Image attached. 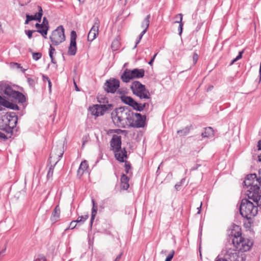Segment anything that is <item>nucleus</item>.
Instances as JSON below:
<instances>
[{
  "instance_id": "obj_34",
  "label": "nucleus",
  "mask_w": 261,
  "mask_h": 261,
  "mask_svg": "<svg viewBox=\"0 0 261 261\" xmlns=\"http://www.w3.org/2000/svg\"><path fill=\"white\" fill-rule=\"evenodd\" d=\"M88 215L79 216L77 218V219L75 221H76V223H83L88 218Z\"/></svg>"
},
{
  "instance_id": "obj_49",
  "label": "nucleus",
  "mask_w": 261,
  "mask_h": 261,
  "mask_svg": "<svg viewBox=\"0 0 261 261\" xmlns=\"http://www.w3.org/2000/svg\"><path fill=\"white\" fill-rule=\"evenodd\" d=\"M47 82H48V87H49V90L50 91L51 90V83L50 80H49V79H47Z\"/></svg>"
},
{
  "instance_id": "obj_23",
  "label": "nucleus",
  "mask_w": 261,
  "mask_h": 261,
  "mask_svg": "<svg viewBox=\"0 0 261 261\" xmlns=\"http://www.w3.org/2000/svg\"><path fill=\"white\" fill-rule=\"evenodd\" d=\"M121 137L120 136L116 135H113L112 139L111 141V146L112 147L113 151L118 150L121 149Z\"/></svg>"
},
{
  "instance_id": "obj_47",
  "label": "nucleus",
  "mask_w": 261,
  "mask_h": 261,
  "mask_svg": "<svg viewBox=\"0 0 261 261\" xmlns=\"http://www.w3.org/2000/svg\"><path fill=\"white\" fill-rule=\"evenodd\" d=\"M215 261H228L226 258L217 257Z\"/></svg>"
},
{
  "instance_id": "obj_26",
  "label": "nucleus",
  "mask_w": 261,
  "mask_h": 261,
  "mask_svg": "<svg viewBox=\"0 0 261 261\" xmlns=\"http://www.w3.org/2000/svg\"><path fill=\"white\" fill-rule=\"evenodd\" d=\"M60 215V208L59 206V205H57L56 207L55 208L51 216L50 217V220L53 222H56L57 221L59 218Z\"/></svg>"
},
{
  "instance_id": "obj_12",
  "label": "nucleus",
  "mask_w": 261,
  "mask_h": 261,
  "mask_svg": "<svg viewBox=\"0 0 261 261\" xmlns=\"http://www.w3.org/2000/svg\"><path fill=\"white\" fill-rule=\"evenodd\" d=\"M133 117L132 118V122H131L129 127L135 128L143 127L145 126L146 116L141 115L139 113H134Z\"/></svg>"
},
{
  "instance_id": "obj_52",
  "label": "nucleus",
  "mask_w": 261,
  "mask_h": 261,
  "mask_svg": "<svg viewBox=\"0 0 261 261\" xmlns=\"http://www.w3.org/2000/svg\"><path fill=\"white\" fill-rule=\"evenodd\" d=\"M74 86H75V90L77 91H80V89H79L76 84L75 83V82H74Z\"/></svg>"
},
{
  "instance_id": "obj_36",
  "label": "nucleus",
  "mask_w": 261,
  "mask_h": 261,
  "mask_svg": "<svg viewBox=\"0 0 261 261\" xmlns=\"http://www.w3.org/2000/svg\"><path fill=\"white\" fill-rule=\"evenodd\" d=\"M243 53V51H241L239 52V55L237 56V57L234 58L231 62V64H233L234 62L237 61L238 60H240L242 57V54Z\"/></svg>"
},
{
  "instance_id": "obj_33",
  "label": "nucleus",
  "mask_w": 261,
  "mask_h": 261,
  "mask_svg": "<svg viewBox=\"0 0 261 261\" xmlns=\"http://www.w3.org/2000/svg\"><path fill=\"white\" fill-rule=\"evenodd\" d=\"M17 94H18L13 97V98L18 100L19 102H20L21 103L24 102L25 100V98L24 96L21 93H20L18 91L17 92Z\"/></svg>"
},
{
  "instance_id": "obj_58",
  "label": "nucleus",
  "mask_w": 261,
  "mask_h": 261,
  "mask_svg": "<svg viewBox=\"0 0 261 261\" xmlns=\"http://www.w3.org/2000/svg\"><path fill=\"white\" fill-rule=\"evenodd\" d=\"M50 59H51V62L53 63H56V62L55 61V60H54V59L53 58V56H52V58H50Z\"/></svg>"
},
{
  "instance_id": "obj_43",
  "label": "nucleus",
  "mask_w": 261,
  "mask_h": 261,
  "mask_svg": "<svg viewBox=\"0 0 261 261\" xmlns=\"http://www.w3.org/2000/svg\"><path fill=\"white\" fill-rule=\"evenodd\" d=\"M156 55H157V53H156L155 55H153V56L152 57L150 61L148 62L149 65H150V66L152 65L153 62Z\"/></svg>"
},
{
  "instance_id": "obj_13",
  "label": "nucleus",
  "mask_w": 261,
  "mask_h": 261,
  "mask_svg": "<svg viewBox=\"0 0 261 261\" xmlns=\"http://www.w3.org/2000/svg\"><path fill=\"white\" fill-rule=\"evenodd\" d=\"M120 86L118 80L111 79L107 80L105 84L104 88L108 92L114 93Z\"/></svg>"
},
{
  "instance_id": "obj_35",
  "label": "nucleus",
  "mask_w": 261,
  "mask_h": 261,
  "mask_svg": "<svg viewBox=\"0 0 261 261\" xmlns=\"http://www.w3.org/2000/svg\"><path fill=\"white\" fill-rule=\"evenodd\" d=\"M33 59L36 61L41 58L42 54L40 53H32Z\"/></svg>"
},
{
  "instance_id": "obj_2",
  "label": "nucleus",
  "mask_w": 261,
  "mask_h": 261,
  "mask_svg": "<svg viewBox=\"0 0 261 261\" xmlns=\"http://www.w3.org/2000/svg\"><path fill=\"white\" fill-rule=\"evenodd\" d=\"M17 123V116L14 112L0 114V129L7 133L12 132Z\"/></svg>"
},
{
  "instance_id": "obj_4",
  "label": "nucleus",
  "mask_w": 261,
  "mask_h": 261,
  "mask_svg": "<svg viewBox=\"0 0 261 261\" xmlns=\"http://www.w3.org/2000/svg\"><path fill=\"white\" fill-rule=\"evenodd\" d=\"M232 244L234 247L238 251L242 252L249 251L253 245L252 242L248 239L243 238L241 236V233L239 231L234 234Z\"/></svg>"
},
{
  "instance_id": "obj_53",
  "label": "nucleus",
  "mask_w": 261,
  "mask_h": 261,
  "mask_svg": "<svg viewBox=\"0 0 261 261\" xmlns=\"http://www.w3.org/2000/svg\"><path fill=\"white\" fill-rule=\"evenodd\" d=\"M201 205H202V202H201L200 206L197 208V209L198 210L197 214H200Z\"/></svg>"
},
{
  "instance_id": "obj_40",
  "label": "nucleus",
  "mask_w": 261,
  "mask_h": 261,
  "mask_svg": "<svg viewBox=\"0 0 261 261\" xmlns=\"http://www.w3.org/2000/svg\"><path fill=\"white\" fill-rule=\"evenodd\" d=\"M198 59V56L196 53H194L193 56V60L194 64H195Z\"/></svg>"
},
{
  "instance_id": "obj_31",
  "label": "nucleus",
  "mask_w": 261,
  "mask_h": 261,
  "mask_svg": "<svg viewBox=\"0 0 261 261\" xmlns=\"http://www.w3.org/2000/svg\"><path fill=\"white\" fill-rule=\"evenodd\" d=\"M190 130V126H186L184 128L181 130H178L177 131V133L180 136H185L188 135Z\"/></svg>"
},
{
  "instance_id": "obj_9",
  "label": "nucleus",
  "mask_w": 261,
  "mask_h": 261,
  "mask_svg": "<svg viewBox=\"0 0 261 261\" xmlns=\"http://www.w3.org/2000/svg\"><path fill=\"white\" fill-rule=\"evenodd\" d=\"M64 152L63 144L62 143H60L57 146H54L50 154L49 163L50 164L54 163V166H55L60 160Z\"/></svg>"
},
{
  "instance_id": "obj_38",
  "label": "nucleus",
  "mask_w": 261,
  "mask_h": 261,
  "mask_svg": "<svg viewBox=\"0 0 261 261\" xmlns=\"http://www.w3.org/2000/svg\"><path fill=\"white\" fill-rule=\"evenodd\" d=\"M55 53V49L52 46V45H50L49 56L50 58H52V56H53V54Z\"/></svg>"
},
{
  "instance_id": "obj_42",
  "label": "nucleus",
  "mask_w": 261,
  "mask_h": 261,
  "mask_svg": "<svg viewBox=\"0 0 261 261\" xmlns=\"http://www.w3.org/2000/svg\"><path fill=\"white\" fill-rule=\"evenodd\" d=\"M76 223H77L75 221H72V222H70L69 227L71 229L74 228L76 226Z\"/></svg>"
},
{
  "instance_id": "obj_18",
  "label": "nucleus",
  "mask_w": 261,
  "mask_h": 261,
  "mask_svg": "<svg viewBox=\"0 0 261 261\" xmlns=\"http://www.w3.org/2000/svg\"><path fill=\"white\" fill-rule=\"evenodd\" d=\"M36 11L35 15L26 14V18H28L30 21L37 20L39 22L41 21L42 16L43 15V10L42 7L40 6H36L35 8Z\"/></svg>"
},
{
  "instance_id": "obj_61",
  "label": "nucleus",
  "mask_w": 261,
  "mask_h": 261,
  "mask_svg": "<svg viewBox=\"0 0 261 261\" xmlns=\"http://www.w3.org/2000/svg\"><path fill=\"white\" fill-rule=\"evenodd\" d=\"M80 2L83 3L84 2V0H79Z\"/></svg>"
},
{
  "instance_id": "obj_10",
  "label": "nucleus",
  "mask_w": 261,
  "mask_h": 261,
  "mask_svg": "<svg viewBox=\"0 0 261 261\" xmlns=\"http://www.w3.org/2000/svg\"><path fill=\"white\" fill-rule=\"evenodd\" d=\"M120 116L121 117L122 128L129 127L130 123L132 122V118L133 117V112L127 108H119Z\"/></svg>"
},
{
  "instance_id": "obj_45",
  "label": "nucleus",
  "mask_w": 261,
  "mask_h": 261,
  "mask_svg": "<svg viewBox=\"0 0 261 261\" xmlns=\"http://www.w3.org/2000/svg\"><path fill=\"white\" fill-rule=\"evenodd\" d=\"M122 255V253L119 254L115 259L114 261H120L121 256Z\"/></svg>"
},
{
  "instance_id": "obj_16",
  "label": "nucleus",
  "mask_w": 261,
  "mask_h": 261,
  "mask_svg": "<svg viewBox=\"0 0 261 261\" xmlns=\"http://www.w3.org/2000/svg\"><path fill=\"white\" fill-rule=\"evenodd\" d=\"M36 28L42 27L43 28V30H39V33L41 34V35L44 38H46L47 34L49 28V22L46 17H44L43 18V21L41 23H37L35 24Z\"/></svg>"
},
{
  "instance_id": "obj_1",
  "label": "nucleus",
  "mask_w": 261,
  "mask_h": 261,
  "mask_svg": "<svg viewBox=\"0 0 261 261\" xmlns=\"http://www.w3.org/2000/svg\"><path fill=\"white\" fill-rule=\"evenodd\" d=\"M244 183L245 186L249 188L247 191L248 198L258 205L261 203V169L259 170L258 178L255 174L248 175Z\"/></svg>"
},
{
  "instance_id": "obj_24",
  "label": "nucleus",
  "mask_w": 261,
  "mask_h": 261,
  "mask_svg": "<svg viewBox=\"0 0 261 261\" xmlns=\"http://www.w3.org/2000/svg\"><path fill=\"white\" fill-rule=\"evenodd\" d=\"M114 152L115 158L118 161L120 162L124 161V158H126V151L124 149L122 150L121 148L114 151Z\"/></svg>"
},
{
  "instance_id": "obj_21",
  "label": "nucleus",
  "mask_w": 261,
  "mask_h": 261,
  "mask_svg": "<svg viewBox=\"0 0 261 261\" xmlns=\"http://www.w3.org/2000/svg\"><path fill=\"white\" fill-rule=\"evenodd\" d=\"M99 22L98 20L95 22L94 25L90 30L88 34V40L89 41H93L98 34L99 31Z\"/></svg>"
},
{
  "instance_id": "obj_3",
  "label": "nucleus",
  "mask_w": 261,
  "mask_h": 261,
  "mask_svg": "<svg viewBox=\"0 0 261 261\" xmlns=\"http://www.w3.org/2000/svg\"><path fill=\"white\" fill-rule=\"evenodd\" d=\"M254 202L256 205H254L248 199H242L240 206V212L242 217L247 219H250L252 217L255 216L257 214L258 211L257 206L260 205L261 203L257 205L255 202Z\"/></svg>"
},
{
  "instance_id": "obj_25",
  "label": "nucleus",
  "mask_w": 261,
  "mask_h": 261,
  "mask_svg": "<svg viewBox=\"0 0 261 261\" xmlns=\"http://www.w3.org/2000/svg\"><path fill=\"white\" fill-rule=\"evenodd\" d=\"M120 181H121V189H122L123 190H127L129 187V185L128 184V181H129L128 177L124 174H123L121 175V177L120 178Z\"/></svg>"
},
{
  "instance_id": "obj_7",
  "label": "nucleus",
  "mask_w": 261,
  "mask_h": 261,
  "mask_svg": "<svg viewBox=\"0 0 261 261\" xmlns=\"http://www.w3.org/2000/svg\"><path fill=\"white\" fill-rule=\"evenodd\" d=\"M49 39L52 45L57 46L65 40L64 29L62 25L59 26L56 30L53 31Z\"/></svg>"
},
{
  "instance_id": "obj_51",
  "label": "nucleus",
  "mask_w": 261,
  "mask_h": 261,
  "mask_svg": "<svg viewBox=\"0 0 261 261\" xmlns=\"http://www.w3.org/2000/svg\"><path fill=\"white\" fill-rule=\"evenodd\" d=\"M257 147L258 150H261V139L258 142Z\"/></svg>"
},
{
  "instance_id": "obj_39",
  "label": "nucleus",
  "mask_w": 261,
  "mask_h": 261,
  "mask_svg": "<svg viewBox=\"0 0 261 261\" xmlns=\"http://www.w3.org/2000/svg\"><path fill=\"white\" fill-rule=\"evenodd\" d=\"M174 251L172 250L170 254H169L166 257L165 261H171L173 257Z\"/></svg>"
},
{
  "instance_id": "obj_59",
  "label": "nucleus",
  "mask_w": 261,
  "mask_h": 261,
  "mask_svg": "<svg viewBox=\"0 0 261 261\" xmlns=\"http://www.w3.org/2000/svg\"><path fill=\"white\" fill-rule=\"evenodd\" d=\"M86 142L87 141L86 140H83V144H82V147H84V145H85V144Z\"/></svg>"
},
{
  "instance_id": "obj_8",
  "label": "nucleus",
  "mask_w": 261,
  "mask_h": 261,
  "mask_svg": "<svg viewBox=\"0 0 261 261\" xmlns=\"http://www.w3.org/2000/svg\"><path fill=\"white\" fill-rule=\"evenodd\" d=\"M121 101L132 107L134 110L137 111H142L146 108H148L149 103L147 102L139 103L136 101L132 97L126 95H122L120 97Z\"/></svg>"
},
{
  "instance_id": "obj_57",
  "label": "nucleus",
  "mask_w": 261,
  "mask_h": 261,
  "mask_svg": "<svg viewBox=\"0 0 261 261\" xmlns=\"http://www.w3.org/2000/svg\"><path fill=\"white\" fill-rule=\"evenodd\" d=\"M185 178H182V179H181V180L179 181V182L180 184H181V185H182L183 183L185 182Z\"/></svg>"
},
{
  "instance_id": "obj_6",
  "label": "nucleus",
  "mask_w": 261,
  "mask_h": 261,
  "mask_svg": "<svg viewBox=\"0 0 261 261\" xmlns=\"http://www.w3.org/2000/svg\"><path fill=\"white\" fill-rule=\"evenodd\" d=\"M145 71L143 69L135 68L130 70L126 69L121 76L123 82L128 83L133 79H140L144 76Z\"/></svg>"
},
{
  "instance_id": "obj_30",
  "label": "nucleus",
  "mask_w": 261,
  "mask_h": 261,
  "mask_svg": "<svg viewBox=\"0 0 261 261\" xmlns=\"http://www.w3.org/2000/svg\"><path fill=\"white\" fill-rule=\"evenodd\" d=\"M179 17V20H176L175 21V23H179V25L178 27V31H179V35L181 36L182 32V27H183V23H182V15L181 14H178L176 15L175 18Z\"/></svg>"
},
{
  "instance_id": "obj_5",
  "label": "nucleus",
  "mask_w": 261,
  "mask_h": 261,
  "mask_svg": "<svg viewBox=\"0 0 261 261\" xmlns=\"http://www.w3.org/2000/svg\"><path fill=\"white\" fill-rule=\"evenodd\" d=\"M130 89L133 93L141 99H150V94L149 91L145 88V85L138 81H134L131 85Z\"/></svg>"
},
{
  "instance_id": "obj_29",
  "label": "nucleus",
  "mask_w": 261,
  "mask_h": 261,
  "mask_svg": "<svg viewBox=\"0 0 261 261\" xmlns=\"http://www.w3.org/2000/svg\"><path fill=\"white\" fill-rule=\"evenodd\" d=\"M92 202L93 204V207L92 209V214H91V221H90V226L91 227L92 225L93 221L95 218V217L96 216V214L97 213V206L95 204V201L93 199H92Z\"/></svg>"
},
{
  "instance_id": "obj_11",
  "label": "nucleus",
  "mask_w": 261,
  "mask_h": 261,
  "mask_svg": "<svg viewBox=\"0 0 261 261\" xmlns=\"http://www.w3.org/2000/svg\"><path fill=\"white\" fill-rule=\"evenodd\" d=\"M112 105H95L92 107H90V111L91 114L96 117L102 116L107 111L111 109Z\"/></svg>"
},
{
  "instance_id": "obj_37",
  "label": "nucleus",
  "mask_w": 261,
  "mask_h": 261,
  "mask_svg": "<svg viewBox=\"0 0 261 261\" xmlns=\"http://www.w3.org/2000/svg\"><path fill=\"white\" fill-rule=\"evenodd\" d=\"M35 32V30H25V33L28 36V38L31 39L32 37L33 33Z\"/></svg>"
},
{
  "instance_id": "obj_55",
  "label": "nucleus",
  "mask_w": 261,
  "mask_h": 261,
  "mask_svg": "<svg viewBox=\"0 0 261 261\" xmlns=\"http://www.w3.org/2000/svg\"><path fill=\"white\" fill-rule=\"evenodd\" d=\"M36 28L37 29V30L36 31L38 33H39V30H42L43 29V28H42V27H39V28Z\"/></svg>"
},
{
  "instance_id": "obj_17",
  "label": "nucleus",
  "mask_w": 261,
  "mask_h": 261,
  "mask_svg": "<svg viewBox=\"0 0 261 261\" xmlns=\"http://www.w3.org/2000/svg\"><path fill=\"white\" fill-rule=\"evenodd\" d=\"M231 247H227L226 253H225V256L228 258L230 261H235L238 257V251L235 247H233V245Z\"/></svg>"
},
{
  "instance_id": "obj_44",
  "label": "nucleus",
  "mask_w": 261,
  "mask_h": 261,
  "mask_svg": "<svg viewBox=\"0 0 261 261\" xmlns=\"http://www.w3.org/2000/svg\"><path fill=\"white\" fill-rule=\"evenodd\" d=\"M125 172L126 173H129V170L130 169V166L129 165L125 163Z\"/></svg>"
},
{
  "instance_id": "obj_62",
  "label": "nucleus",
  "mask_w": 261,
  "mask_h": 261,
  "mask_svg": "<svg viewBox=\"0 0 261 261\" xmlns=\"http://www.w3.org/2000/svg\"><path fill=\"white\" fill-rule=\"evenodd\" d=\"M176 18V19H177L176 20H179V17H178V18Z\"/></svg>"
},
{
  "instance_id": "obj_15",
  "label": "nucleus",
  "mask_w": 261,
  "mask_h": 261,
  "mask_svg": "<svg viewBox=\"0 0 261 261\" xmlns=\"http://www.w3.org/2000/svg\"><path fill=\"white\" fill-rule=\"evenodd\" d=\"M76 33L74 31H72L70 34V45L68 47V54L70 56H74L76 54Z\"/></svg>"
},
{
  "instance_id": "obj_20",
  "label": "nucleus",
  "mask_w": 261,
  "mask_h": 261,
  "mask_svg": "<svg viewBox=\"0 0 261 261\" xmlns=\"http://www.w3.org/2000/svg\"><path fill=\"white\" fill-rule=\"evenodd\" d=\"M150 15L149 14V15L146 16V17L144 18L143 21L142 22L141 27H142V28L143 29V31L141 32V33L139 35V39L136 42V44H135L134 48H136L137 47L138 44H139V43L140 42V40H141L143 36L146 32V31H147V29L148 28L149 25V19H150Z\"/></svg>"
},
{
  "instance_id": "obj_54",
  "label": "nucleus",
  "mask_w": 261,
  "mask_h": 261,
  "mask_svg": "<svg viewBox=\"0 0 261 261\" xmlns=\"http://www.w3.org/2000/svg\"><path fill=\"white\" fill-rule=\"evenodd\" d=\"M30 21V20L28 18H26V20L25 21L24 24H27L29 23Z\"/></svg>"
},
{
  "instance_id": "obj_22",
  "label": "nucleus",
  "mask_w": 261,
  "mask_h": 261,
  "mask_svg": "<svg viewBox=\"0 0 261 261\" xmlns=\"http://www.w3.org/2000/svg\"><path fill=\"white\" fill-rule=\"evenodd\" d=\"M3 107L15 110H18L19 109L17 105L10 102L0 95V111H3L5 110V108H4Z\"/></svg>"
},
{
  "instance_id": "obj_28",
  "label": "nucleus",
  "mask_w": 261,
  "mask_h": 261,
  "mask_svg": "<svg viewBox=\"0 0 261 261\" xmlns=\"http://www.w3.org/2000/svg\"><path fill=\"white\" fill-rule=\"evenodd\" d=\"M88 167V163L86 161L82 162L79 167V168L77 171V176L81 177L84 174L85 171L87 170Z\"/></svg>"
},
{
  "instance_id": "obj_50",
  "label": "nucleus",
  "mask_w": 261,
  "mask_h": 261,
  "mask_svg": "<svg viewBox=\"0 0 261 261\" xmlns=\"http://www.w3.org/2000/svg\"><path fill=\"white\" fill-rule=\"evenodd\" d=\"M0 138L6 139V138H7V137L4 134H3L0 132Z\"/></svg>"
},
{
  "instance_id": "obj_19",
  "label": "nucleus",
  "mask_w": 261,
  "mask_h": 261,
  "mask_svg": "<svg viewBox=\"0 0 261 261\" xmlns=\"http://www.w3.org/2000/svg\"><path fill=\"white\" fill-rule=\"evenodd\" d=\"M111 118L115 126L122 128L123 125L122 124L121 117L119 108L116 109L112 112Z\"/></svg>"
},
{
  "instance_id": "obj_48",
  "label": "nucleus",
  "mask_w": 261,
  "mask_h": 261,
  "mask_svg": "<svg viewBox=\"0 0 261 261\" xmlns=\"http://www.w3.org/2000/svg\"><path fill=\"white\" fill-rule=\"evenodd\" d=\"M39 256H40L39 258H37L36 260H43V261L45 260V257L43 255H39Z\"/></svg>"
},
{
  "instance_id": "obj_56",
  "label": "nucleus",
  "mask_w": 261,
  "mask_h": 261,
  "mask_svg": "<svg viewBox=\"0 0 261 261\" xmlns=\"http://www.w3.org/2000/svg\"><path fill=\"white\" fill-rule=\"evenodd\" d=\"M43 79L44 81H46L47 82V79H49L47 76H45L44 75L43 76Z\"/></svg>"
},
{
  "instance_id": "obj_60",
  "label": "nucleus",
  "mask_w": 261,
  "mask_h": 261,
  "mask_svg": "<svg viewBox=\"0 0 261 261\" xmlns=\"http://www.w3.org/2000/svg\"><path fill=\"white\" fill-rule=\"evenodd\" d=\"M258 157L259 161L261 162V154L259 155Z\"/></svg>"
},
{
  "instance_id": "obj_46",
  "label": "nucleus",
  "mask_w": 261,
  "mask_h": 261,
  "mask_svg": "<svg viewBox=\"0 0 261 261\" xmlns=\"http://www.w3.org/2000/svg\"><path fill=\"white\" fill-rule=\"evenodd\" d=\"M181 184H180L179 182H177V184H175V188L177 190H178L179 188H180V187L181 186Z\"/></svg>"
},
{
  "instance_id": "obj_32",
  "label": "nucleus",
  "mask_w": 261,
  "mask_h": 261,
  "mask_svg": "<svg viewBox=\"0 0 261 261\" xmlns=\"http://www.w3.org/2000/svg\"><path fill=\"white\" fill-rule=\"evenodd\" d=\"M55 166L54 165H50L48 171L47 172V179L48 180H52L53 179V173H54V169Z\"/></svg>"
},
{
  "instance_id": "obj_41",
  "label": "nucleus",
  "mask_w": 261,
  "mask_h": 261,
  "mask_svg": "<svg viewBox=\"0 0 261 261\" xmlns=\"http://www.w3.org/2000/svg\"><path fill=\"white\" fill-rule=\"evenodd\" d=\"M119 44V42L118 40H114L112 44V47L114 49H116L117 48L115 47V46H118Z\"/></svg>"
},
{
  "instance_id": "obj_27",
  "label": "nucleus",
  "mask_w": 261,
  "mask_h": 261,
  "mask_svg": "<svg viewBox=\"0 0 261 261\" xmlns=\"http://www.w3.org/2000/svg\"><path fill=\"white\" fill-rule=\"evenodd\" d=\"M214 136V130L211 127L205 128L203 132L201 133V136L203 138H210L213 137Z\"/></svg>"
},
{
  "instance_id": "obj_14",
  "label": "nucleus",
  "mask_w": 261,
  "mask_h": 261,
  "mask_svg": "<svg viewBox=\"0 0 261 261\" xmlns=\"http://www.w3.org/2000/svg\"><path fill=\"white\" fill-rule=\"evenodd\" d=\"M0 92L2 94L6 95L8 98H13L17 94V91L13 90L9 85L6 84H0Z\"/></svg>"
}]
</instances>
